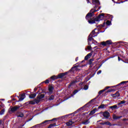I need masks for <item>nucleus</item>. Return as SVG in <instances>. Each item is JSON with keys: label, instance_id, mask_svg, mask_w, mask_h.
<instances>
[{"label": "nucleus", "instance_id": "obj_17", "mask_svg": "<svg viewBox=\"0 0 128 128\" xmlns=\"http://www.w3.org/2000/svg\"><path fill=\"white\" fill-rule=\"evenodd\" d=\"M17 118H24V114L22 112H17L16 113Z\"/></svg>", "mask_w": 128, "mask_h": 128}, {"label": "nucleus", "instance_id": "obj_57", "mask_svg": "<svg viewBox=\"0 0 128 128\" xmlns=\"http://www.w3.org/2000/svg\"><path fill=\"white\" fill-rule=\"evenodd\" d=\"M36 94H40V90H38L36 93Z\"/></svg>", "mask_w": 128, "mask_h": 128}, {"label": "nucleus", "instance_id": "obj_11", "mask_svg": "<svg viewBox=\"0 0 128 128\" xmlns=\"http://www.w3.org/2000/svg\"><path fill=\"white\" fill-rule=\"evenodd\" d=\"M20 108V106H15L14 107H12L11 108V112H16Z\"/></svg>", "mask_w": 128, "mask_h": 128}, {"label": "nucleus", "instance_id": "obj_9", "mask_svg": "<svg viewBox=\"0 0 128 128\" xmlns=\"http://www.w3.org/2000/svg\"><path fill=\"white\" fill-rule=\"evenodd\" d=\"M68 71L67 72H62V73H60L57 76V79L58 78H64V76H66V74H68Z\"/></svg>", "mask_w": 128, "mask_h": 128}, {"label": "nucleus", "instance_id": "obj_2", "mask_svg": "<svg viewBox=\"0 0 128 128\" xmlns=\"http://www.w3.org/2000/svg\"><path fill=\"white\" fill-rule=\"evenodd\" d=\"M98 12V10L92 9L90 12H88L86 16V20H90V18H92V16H94V12Z\"/></svg>", "mask_w": 128, "mask_h": 128}, {"label": "nucleus", "instance_id": "obj_62", "mask_svg": "<svg viewBox=\"0 0 128 128\" xmlns=\"http://www.w3.org/2000/svg\"><path fill=\"white\" fill-rule=\"evenodd\" d=\"M12 100H16V98H12Z\"/></svg>", "mask_w": 128, "mask_h": 128}, {"label": "nucleus", "instance_id": "obj_5", "mask_svg": "<svg viewBox=\"0 0 128 128\" xmlns=\"http://www.w3.org/2000/svg\"><path fill=\"white\" fill-rule=\"evenodd\" d=\"M80 68V65H76L75 66L71 68L70 70H69L68 72H72V74H74V71L76 70V72H78L80 70V68Z\"/></svg>", "mask_w": 128, "mask_h": 128}, {"label": "nucleus", "instance_id": "obj_14", "mask_svg": "<svg viewBox=\"0 0 128 128\" xmlns=\"http://www.w3.org/2000/svg\"><path fill=\"white\" fill-rule=\"evenodd\" d=\"M26 98V94L23 93L21 94L20 97L19 98V100L18 102H22V100H24Z\"/></svg>", "mask_w": 128, "mask_h": 128}, {"label": "nucleus", "instance_id": "obj_13", "mask_svg": "<svg viewBox=\"0 0 128 128\" xmlns=\"http://www.w3.org/2000/svg\"><path fill=\"white\" fill-rule=\"evenodd\" d=\"M100 32H96L94 30H93L90 34V36H92L94 38H96V36H98V34H99Z\"/></svg>", "mask_w": 128, "mask_h": 128}, {"label": "nucleus", "instance_id": "obj_34", "mask_svg": "<svg viewBox=\"0 0 128 128\" xmlns=\"http://www.w3.org/2000/svg\"><path fill=\"white\" fill-rule=\"evenodd\" d=\"M54 96L53 95H52L49 98L48 100H54Z\"/></svg>", "mask_w": 128, "mask_h": 128}, {"label": "nucleus", "instance_id": "obj_50", "mask_svg": "<svg viewBox=\"0 0 128 128\" xmlns=\"http://www.w3.org/2000/svg\"><path fill=\"white\" fill-rule=\"evenodd\" d=\"M36 90H38V88H34V92H36Z\"/></svg>", "mask_w": 128, "mask_h": 128}, {"label": "nucleus", "instance_id": "obj_59", "mask_svg": "<svg viewBox=\"0 0 128 128\" xmlns=\"http://www.w3.org/2000/svg\"><path fill=\"white\" fill-rule=\"evenodd\" d=\"M85 60H82L80 62H81V63L84 62Z\"/></svg>", "mask_w": 128, "mask_h": 128}, {"label": "nucleus", "instance_id": "obj_8", "mask_svg": "<svg viewBox=\"0 0 128 128\" xmlns=\"http://www.w3.org/2000/svg\"><path fill=\"white\" fill-rule=\"evenodd\" d=\"M92 4H93L94 8H96L98 6L100 5L99 0H92Z\"/></svg>", "mask_w": 128, "mask_h": 128}, {"label": "nucleus", "instance_id": "obj_47", "mask_svg": "<svg viewBox=\"0 0 128 128\" xmlns=\"http://www.w3.org/2000/svg\"><path fill=\"white\" fill-rule=\"evenodd\" d=\"M112 108H118V106L116 105H114L112 106Z\"/></svg>", "mask_w": 128, "mask_h": 128}, {"label": "nucleus", "instance_id": "obj_24", "mask_svg": "<svg viewBox=\"0 0 128 128\" xmlns=\"http://www.w3.org/2000/svg\"><path fill=\"white\" fill-rule=\"evenodd\" d=\"M90 119L88 120H86L84 122H82V124H84V126H86V124H90Z\"/></svg>", "mask_w": 128, "mask_h": 128}, {"label": "nucleus", "instance_id": "obj_60", "mask_svg": "<svg viewBox=\"0 0 128 128\" xmlns=\"http://www.w3.org/2000/svg\"><path fill=\"white\" fill-rule=\"evenodd\" d=\"M87 2H88V4H89V2H90V0H87Z\"/></svg>", "mask_w": 128, "mask_h": 128}, {"label": "nucleus", "instance_id": "obj_42", "mask_svg": "<svg viewBox=\"0 0 128 128\" xmlns=\"http://www.w3.org/2000/svg\"><path fill=\"white\" fill-rule=\"evenodd\" d=\"M45 84H49L50 83V80H46L44 81Z\"/></svg>", "mask_w": 128, "mask_h": 128}, {"label": "nucleus", "instance_id": "obj_40", "mask_svg": "<svg viewBox=\"0 0 128 128\" xmlns=\"http://www.w3.org/2000/svg\"><path fill=\"white\" fill-rule=\"evenodd\" d=\"M78 90H76L73 92V94H78Z\"/></svg>", "mask_w": 128, "mask_h": 128}, {"label": "nucleus", "instance_id": "obj_25", "mask_svg": "<svg viewBox=\"0 0 128 128\" xmlns=\"http://www.w3.org/2000/svg\"><path fill=\"white\" fill-rule=\"evenodd\" d=\"M36 93L30 94L29 96L30 98H36Z\"/></svg>", "mask_w": 128, "mask_h": 128}, {"label": "nucleus", "instance_id": "obj_56", "mask_svg": "<svg viewBox=\"0 0 128 128\" xmlns=\"http://www.w3.org/2000/svg\"><path fill=\"white\" fill-rule=\"evenodd\" d=\"M84 84V82H82L80 83V86H82Z\"/></svg>", "mask_w": 128, "mask_h": 128}, {"label": "nucleus", "instance_id": "obj_7", "mask_svg": "<svg viewBox=\"0 0 128 128\" xmlns=\"http://www.w3.org/2000/svg\"><path fill=\"white\" fill-rule=\"evenodd\" d=\"M94 100H96V98L92 99L90 101L89 103L86 104L78 110H84V108H90V104H92V102H94Z\"/></svg>", "mask_w": 128, "mask_h": 128}, {"label": "nucleus", "instance_id": "obj_35", "mask_svg": "<svg viewBox=\"0 0 128 128\" xmlns=\"http://www.w3.org/2000/svg\"><path fill=\"white\" fill-rule=\"evenodd\" d=\"M72 114H70L68 115H66V116H62V118H68V116H72Z\"/></svg>", "mask_w": 128, "mask_h": 128}, {"label": "nucleus", "instance_id": "obj_51", "mask_svg": "<svg viewBox=\"0 0 128 128\" xmlns=\"http://www.w3.org/2000/svg\"><path fill=\"white\" fill-rule=\"evenodd\" d=\"M2 120H0V126H2Z\"/></svg>", "mask_w": 128, "mask_h": 128}, {"label": "nucleus", "instance_id": "obj_10", "mask_svg": "<svg viewBox=\"0 0 128 128\" xmlns=\"http://www.w3.org/2000/svg\"><path fill=\"white\" fill-rule=\"evenodd\" d=\"M93 38L94 37L90 35V34H89L88 38V46H91L92 44H90V42H92V40H94Z\"/></svg>", "mask_w": 128, "mask_h": 128}, {"label": "nucleus", "instance_id": "obj_32", "mask_svg": "<svg viewBox=\"0 0 128 128\" xmlns=\"http://www.w3.org/2000/svg\"><path fill=\"white\" fill-rule=\"evenodd\" d=\"M120 117L116 115H114L113 116V118L114 120H118V118H120Z\"/></svg>", "mask_w": 128, "mask_h": 128}, {"label": "nucleus", "instance_id": "obj_49", "mask_svg": "<svg viewBox=\"0 0 128 128\" xmlns=\"http://www.w3.org/2000/svg\"><path fill=\"white\" fill-rule=\"evenodd\" d=\"M75 82H71L70 85H69V86H72V84H74Z\"/></svg>", "mask_w": 128, "mask_h": 128}, {"label": "nucleus", "instance_id": "obj_54", "mask_svg": "<svg viewBox=\"0 0 128 128\" xmlns=\"http://www.w3.org/2000/svg\"><path fill=\"white\" fill-rule=\"evenodd\" d=\"M88 112H84L83 113V116H86V114H88Z\"/></svg>", "mask_w": 128, "mask_h": 128}, {"label": "nucleus", "instance_id": "obj_12", "mask_svg": "<svg viewBox=\"0 0 128 128\" xmlns=\"http://www.w3.org/2000/svg\"><path fill=\"white\" fill-rule=\"evenodd\" d=\"M94 52V51H92L90 53L88 54L85 57H84V60H88V58H90V57L92 56V53Z\"/></svg>", "mask_w": 128, "mask_h": 128}, {"label": "nucleus", "instance_id": "obj_52", "mask_svg": "<svg viewBox=\"0 0 128 128\" xmlns=\"http://www.w3.org/2000/svg\"><path fill=\"white\" fill-rule=\"evenodd\" d=\"M78 57H76V62H78Z\"/></svg>", "mask_w": 128, "mask_h": 128}, {"label": "nucleus", "instance_id": "obj_46", "mask_svg": "<svg viewBox=\"0 0 128 128\" xmlns=\"http://www.w3.org/2000/svg\"><path fill=\"white\" fill-rule=\"evenodd\" d=\"M102 74V70H100L97 72V74Z\"/></svg>", "mask_w": 128, "mask_h": 128}, {"label": "nucleus", "instance_id": "obj_16", "mask_svg": "<svg viewBox=\"0 0 128 128\" xmlns=\"http://www.w3.org/2000/svg\"><path fill=\"white\" fill-rule=\"evenodd\" d=\"M103 116L106 118H110V112L108 111H106L103 113Z\"/></svg>", "mask_w": 128, "mask_h": 128}, {"label": "nucleus", "instance_id": "obj_27", "mask_svg": "<svg viewBox=\"0 0 128 128\" xmlns=\"http://www.w3.org/2000/svg\"><path fill=\"white\" fill-rule=\"evenodd\" d=\"M50 78V80H58V76L54 75L52 76Z\"/></svg>", "mask_w": 128, "mask_h": 128}, {"label": "nucleus", "instance_id": "obj_18", "mask_svg": "<svg viewBox=\"0 0 128 128\" xmlns=\"http://www.w3.org/2000/svg\"><path fill=\"white\" fill-rule=\"evenodd\" d=\"M44 96H46L44 94H41L40 95H38L36 97V100L40 102V100L44 98Z\"/></svg>", "mask_w": 128, "mask_h": 128}, {"label": "nucleus", "instance_id": "obj_6", "mask_svg": "<svg viewBox=\"0 0 128 128\" xmlns=\"http://www.w3.org/2000/svg\"><path fill=\"white\" fill-rule=\"evenodd\" d=\"M40 100H38L36 99H34L33 100H30V101H29L28 102H26V106H28V104H39L40 103Z\"/></svg>", "mask_w": 128, "mask_h": 128}, {"label": "nucleus", "instance_id": "obj_43", "mask_svg": "<svg viewBox=\"0 0 128 128\" xmlns=\"http://www.w3.org/2000/svg\"><path fill=\"white\" fill-rule=\"evenodd\" d=\"M126 82H126V81L122 82L118 86H119L120 84H126Z\"/></svg>", "mask_w": 128, "mask_h": 128}, {"label": "nucleus", "instance_id": "obj_39", "mask_svg": "<svg viewBox=\"0 0 128 128\" xmlns=\"http://www.w3.org/2000/svg\"><path fill=\"white\" fill-rule=\"evenodd\" d=\"M84 90H88V85H85L84 86Z\"/></svg>", "mask_w": 128, "mask_h": 128}, {"label": "nucleus", "instance_id": "obj_26", "mask_svg": "<svg viewBox=\"0 0 128 128\" xmlns=\"http://www.w3.org/2000/svg\"><path fill=\"white\" fill-rule=\"evenodd\" d=\"M54 126H56V124L54 123V124H50L48 128H52Z\"/></svg>", "mask_w": 128, "mask_h": 128}, {"label": "nucleus", "instance_id": "obj_36", "mask_svg": "<svg viewBox=\"0 0 128 128\" xmlns=\"http://www.w3.org/2000/svg\"><path fill=\"white\" fill-rule=\"evenodd\" d=\"M87 48L88 50H92V46H90V45L87 46Z\"/></svg>", "mask_w": 128, "mask_h": 128}, {"label": "nucleus", "instance_id": "obj_3", "mask_svg": "<svg viewBox=\"0 0 128 128\" xmlns=\"http://www.w3.org/2000/svg\"><path fill=\"white\" fill-rule=\"evenodd\" d=\"M100 44L102 46H108L112 44V40H108L106 42L104 41L100 42Z\"/></svg>", "mask_w": 128, "mask_h": 128}, {"label": "nucleus", "instance_id": "obj_21", "mask_svg": "<svg viewBox=\"0 0 128 128\" xmlns=\"http://www.w3.org/2000/svg\"><path fill=\"white\" fill-rule=\"evenodd\" d=\"M100 124H102V126H104V124L106 126H112V124H110V122H100Z\"/></svg>", "mask_w": 128, "mask_h": 128}, {"label": "nucleus", "instance_id": "obj_64", "mask_svg": "<svg viewBox=\"0 0 128 128\" xmlns=\"http://www.w3.org/2000/svg\"><path fill=\"white\" fill-rule=\"evenodd\" d=\"M18 128H23L22 127H21L20 126H19Z\"/></svg>", "mask_w": 128, "mask_h": 128}, {"label": "nucleus", "instance_id": "obj_31", "mask_svg": "<svg viewBox=\"0 0 128 128\" xmlns=\"http://www.w3.org/2000/svg\"><path fill=\"white\" fill-rule=\"evenodd\" d=\"M6 110L4 109H2L1 111L0 112V114L2 116V114H4V112Z\"/></svg>", "mask_w": 128, "mask_h": 128}, {"label": "nucleus", "instance_id": "obj_19", "mask_svg": "<svg viewBox=\"0 0 128 128\" xmlns=\"http://www.w3.org/2000/svg\"><path fill=\"white\" fill-rule=\"evenodd\" d=\"M94 58H92L88 60V64L90 66V68H92V66H94V64H92V62H94Z\"/></svg>", "mask_w": 128, "mask_h": 128}, {"label": "nucleus", "instance_id": "obj_4", "mask_svg": "<svg viewBox=\"0 0 128 128\" xmlns=\"http://www.w3.org/2000/svg\"><path fill=\"white\" fill-rule=\"evenodd\" d=\"M110 88H112V86H106L104 89L100 90L98 92V94H102L104 92H106V94H108V92H112V89H109Z\"/></svg>", "mask_w": 128, "mask_h": 128}, {"label": "nucleus", "instance_id": "obj_61", "mask_svg": "<svg viewBox=\"0 0 128 128\" xmlns=\"http://www.w3.org/2000/svg\"><path fill=\"white\" fill-rule=\"evenodd\" d=\"M110 108H112V106H110Z\"/></svg>", "mask_w": 128, "mask_h": 128}, {"label": "nucleus", "instance_id": "obj_58", "mask_svg": "<svg viewBox=\"0 0 128 128\" xmlns=\"http://www.w3.org/2000/svg\"><path fill=\"white\" fill-rule=\"evenodd\" d=\"M36 94H40V90H38L36 93Z\"/></svg>", "mask_w": 128, "mask_h": 128}, {"label": "nucleus", "instance_id": "obj_28", "mask_svg": "<svg viewBox=\"0 0 128 128\" xmlns=\"http://www.w3.org/2000/svg\"><path fill=\"white\" fill-rule=\"evenodd\" d=\"M120 96V93L118 92H117L115 94H113V98H118Z\"/></svg>", "mask_w": 128, "mask_h": 128}, {"label": "nucleus", "instance_id": "obj_15", "mask_svg": "<svg viewBox=\"0 0 128 128\" xmlns=\"http://www.w3.org/2000/svg\"><path fill=\"white\" fill-rule=\"evenodd\" d=\"M56 118H54L51 120H46L44 122H42V124H50V122H54V120H56Z\"/></svg>", "mask_w": 128, "mask_h": 128}, {"label": "nucleus", "instance_id": "obj_20", "mask_svg": "<svg viewBox=\"0 0 128 128\" xmlns=\"http://www.w3.org/2000/svg\"><path fill=\"white\" fill-rule=\"evenodd\" d=\"M98 110V109L96 108H94L93 110H91L90 112V113L89 114V116H93V114H96V112Z\"/></svg>", "mask_w": 128, "mask_h": 128}, {"label": "nucleus", "instance_id": "obj_53", "mask_svg": "<svg viewBox=\"0 0 128 128\" xmlns=\"http://www.w3.org/2000/svg\"><path fill=\"white\" fill-rule=\"evenodd\" d=\"M102 7L101 6H99L98 7V10H98V11H99L100 10V8H101Z\"/></svg>", "mask_w": 128, "mask_h": 128}, {"label": "nucleus", "instance_id": "obj_41", "mask_svg": "<svg viewBox=\"0 0 128 128\" xmlns=\"http://www.w3.org/2000/svg\"><path fill=\"white\" fill-rule=\"evenodd\" d=\"M40 90H42V92H40L41 94H46L45 92L43 90L42 88H40Z\"/></svg>", "mask_w": 128, "mask_h": 128}, {"label": "nucleus", "instance_id": "obj_48", "mask_svg": "<svg viewBox=\"0 0 128 128\" xmlns=\"http://www.w3.org/2000/svg\"><path fill=\"white\" fill-rule=\"evenodd\" d=\"M120 104H126V101H124V100L122 101Z\"/></svg>", "mask_w": 128, "mask_h": 128}, {"label": "nucleus", "instance_id": "obj_29", "mask_svg": "<svg viewBox=\"0 0 128 128\" xmlns=\"http://www.w3.org/2000/svg\"><path fill=\"white\" fill-rule=\"evenodd\" d=\"M46 126V124H42V122L40 124H38L36 125L35 126H37V127H38V126Z\"/></svg>", "mask_w": 128, "mask_h": 128}, {"label": "nucleus", "instance_id": "obj_37", "mask_svg": "<svg viewBox=\"0 0 128 128\" xmlns=\"http://www.w3.org/2000/svg\"><path fill=\"white\" fill-rule=\"evenodd\" d=\"M104 24H105V22H104L103 24H100V25H99V26H98V28H104Z\"/></svg>", "mask_w": 128, "mask_h": 128}, {"label": "nucleus", "instance_id": "obj_33", "mask_svg": "<svg viewBox=\"0 0 128 128\" xmlns=\"http://www.w3.org/2000/svg\"><path fill=\"white\" fill-rule=\"evenodd\" d=\"M104 108V104H102L98 107V110H100V108Z\"/></svg>", "mask_w": 128, "mask_h": 128}, {"label": "nucleus", "instance_id": "obj_22", "mask_svg": "<svg viewBox=\"0 0 128 128\" xmlns=\"http://www.w3.org/2000/svg\"><path fill=\"white\" fill-rule=\"evenodd\" d=\"M54 90V86L51 85L48 88V90L50 94H52Z\"/></svg>", "mask_w": 128, "mask_h": 128}, {"label": "nucleus", "instance_id": "obj_55", "mask_svg": "<svg viewBox=\"0 0 128 128\" xmlns=\"http://www.w3.org/2000/svg\"><path fill=\"white\" fill-rule=\"evenodd\" d=\"M20 126L21 128H24V124H22V125H20Z\"/></svg>", "mask_w": 128, "mask_h": 128}, {"label": "nucleus", "instance_id": "obj_44", "mask_svg": "<svg viewBox=\"0 0 128 128\" xmlns=\"http://www.w3.org/2000/svg\"><path fill=\"white\" fill-rule=\"evenodd\" d=\"M92 41L93 42H92V44H98V42H96V40H94H94Z\"/></svg>", "mask_w": 128, "mask_h": 128}, {"label": "nucleus", "instance_id": "obj_23", "mask_svg": "<svg viewBox=\"0 0 128 128\" xmlns=\"http://www.w3.org/2000/svg\"><path fill=\"white\" fill-rule=\"evenodd\" d=\"M73 124H74V122H72V120H70L66 122V124L68 126H72Z\"/></svg>", "mask_w": 128, "mask_h": 128}, {"label": "nucleus", "instance_id": "obj_38", "mask_svg": "<svg viewBox=\"0 0 128 128\" xmlns=\"http://www.w3.org/2000/svg\"><path fill=\"white\" fill-rule=\"evenodd\" d=\"M112 58V56H110V57H109V58H106V60H102V64H104V62H106V60H110V58Z\"/></svg>", "mask_w": 128, "mask_h": 128}, {"label": "nucleus", "instance_id": "obj_63", "mask_svg": "<svg viewBox=\"0 0 128 128\" xmlns=\"http://www.w3.org/2000/svg\"><path fill=\"white\" fill-rule=\"evenodd\" d=\"M118 60L120 61V57H118Z\"/></svg>", "mask_w": 128, "mask_h": 128}, {"label": "nucleus", "instance_id": "obj_30", "mask_svg": "<svg viewBox=\"0 0 128 128\" xmlns=\"http://www.w3.org/2000/svg\"><path fill=\"white\" fill-rule=\"evenodd\" d=\"M106 26H112V22H110L109 20H108L106 22Z\"/></svg>", "mask_w": 128, "mask_h": 128}, {"label": "nucleus", "instance_id": "obj_1", "mask_svg": "<svg viewBox=\"0 0 128 128\" xmlns=\"http://www.w3.org/2000/svg\"><path fill=\"white\" fill-rule=\"evenodd\" d=\"M107 18V19L112 18V16H110V14H106L102 13L99 14L95 18H90V19H87V20L88 24H95L96 22H100V20H102V18Z\"/></svg>", "mask_w": 128, "mask_h": 128}, {"label": "nucleus", "instance_id": "obj_45", "mask_svg": "<svg viewBox=\"0 0 128 128\" xmlns=\"http://www.w3.org/2000/svg\"><path fill=\"white\" fill-rule=\"evenodd\" d=\"M0 108H4V105L2 103L0 104Z\"/></svg>", "mask_w": 128, "mask_h": 128}]
</instances>
